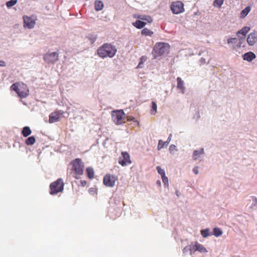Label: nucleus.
<instances>
[{"instance_id": "obj_41", "label": "nucleus", "mask_w": 257, "mask_h": 257, "mask_svg": "<svg viewBox=\"0 0 257 257\" xmlns=\"http://www.w3.org/2000/svg\"><path fill=\"white\" fill-rule=\"evenodd\" d=\"M244 42V40H242L241 41V38L240 37H238V40L236 44V47L237 48H240L242 46V44Z\"/></svg>"}, {"instance_id": "obj_12", "label": "nucleus", "mask_w": 257, "mask_h": 257, "mask_svg": "<svg viewBox=\"0 0 257 257\" xmlns=\"http://www.w3.org/2000/svg\"><path fill=\"white\" fill-rule=\"evenodd\" d=\"M62 114V113H61L60 111H55L51 113L49 115V123H52L58 121Z\"/></svg>"}, {"instance_id": "obj_11", "label": "nucleus", "mask_w": 257, "mask_h": 257, "mask_svg": "<svg viewBox=\"0 0 257 257\" xmlns=\"http://www.w3.org/2000/svg\"><path fill=\"white\" fill-rule=\"evenodd\" d=\"M246 41L249 46H253L257 42V32L254 31L250 33L247 38Z\"/></svg>"}, {"instance_id": "obj_21", "label": "nucleus", "mask_w": 257, "mask_h": 257, "mask_svg": "<svg viewBox=\"0 0 257 257\" xmlns=\"http://www.w3.org/2000/svg\"><path fill=\"white\" fill-rule=\"evenodd\" d=\"M87 177L92 179L94 178V172L92 167H87L86 169Z\"/></svg>"}, {"instance_id": "obj_39", "label": "nucleus", "mask_w": 257, "mask_h": 257, "mask_svg": "<svg viewBox=\"0 0 257 257\" xmlns=\"http://www.w3.org/2000/svg\"><path fill=\"white\" fill-rule=\"evenodd\" d=\"M162 179V181L164 184L165 186H169V182H168V178L166 176V175L163 176L161 177Z\"/></svg>"}, {"instance_id": "obj_28", "label": "nucleus", "mask_w": 257, "mask_h": 257, "mask_svg": "<svg viewBox=\"0 0 257 257\" xmlns=\"http://www.w3.org/2000/svg\"><path fill=\"white\" fill-rule=\"evenodd\" d=\"M141 34L145 36H151L153 34V32L147 28H144L142 31Z\"/></svg>"}, {"instance_id": "obj_49", "label": "nucleus", "mask_w": 257, "mask_h": 257, "mask_svg": "<svg viewBox=\"0 0 257 257\" xmlns=\"http://www.w3.org/2000/svg\"><path fill=\"white\" fill-rule=\"evenodd\" d=\"M80 184L82 186L84 187L86 185V181L85 180H81Z\"/></svg>"}, {"instance_id": "obj_15", "label": "nucleus", "mask_w": 257, "mask_h": 257, "mask_svg": "<svg viewBox=\"0 0 257 257\" xmlns=\"http://www.w3.org/2000/svg\"><path fill=\"white\" fill-rule=\"evenodd\" d=\"M242 57L244 60L250 62L256 58V55L253 52L249 51L242 55Z\"/></svg>"}, {"instance_id": "obj_33", "label": "nucleus", "mask_w": 257, "mask_h": 257, "mask_svg": "<svg viewBox=\"0 0 257 257\" xmlns=\"http://www.w3.org/2000/svg\"><path fill=\"white\" fill-rule=\"evenodd\" d=\"M157 109V103L155 101L152 102V109H151V113L154 114L156 113Z\"/></svg>"}, {"instance_id": "obj_30", "label": "nucleus", "mask_w": 257, "mask_h": 257, "mask_svg": "<svg viewBox=\"0 0 257 257\" xmlns=\"http://www.w3.org/2000/svg\"><path fill=\"white\" fill-rule=\"evenodd\" d=\"M11 90L15 91L16 93L20 90L19 83H13L11 86Z\"/></svg>"}, {"instance_id": "obj_14", "label": "nucleus", "mask_w": 257, "mask_h": 257, "mask_svg": "<svg viewBox=\"0 0 257 257\" xmlns=\"http://www.w3.org/2000/svg\"><path fill=\"white\" fill-rule=\"evenodd\" d=\"M134 17L140 20L147 21L148 23H151L153 21V18L148 15L135 14Z\"/></svg>"}, {"instance_id": "obj_16", "label": "nucleus", "mask_w": 257, "mask_h": 257, "mask_svg": "<svg viewBox=\"0 0 257 257\" xmlns=\"http://www.w3.org/2000/svg\"><path fill=\"white\" fill-rule=\"evenodd\" d=\"M146 22L140 20H137L135 22L132 23L133 26L139 29L143 28L146 25Z\"/></svg>"}, {"instance_id": "obj_25", "label": "nucleus", "mask_w": 257, "mask_h": 257, "mask_svg": "<svg viewBox=\"0 0 257 257\" xmlns=\"http://www.w3.org/2000/svg\"><path fill=\"white\" fill-rule=\"evenodd\" d=\"M95 10L96 11H99L101 10L103 7V3L100 1H96L94 3Z\"/></svg>"}, {"instance_id": "obj_27", "label": "nucleus", "mask_w": 257, "mask_h": 257, "mask_svg": "<svg viewBox=\"0 0 257 257\" xmlns=\"http://www.w3.org/2000/svg\"><path fill=\"white\" fill-rule=\"evenodd\" d=\"M212 234L216 237H219L222 235V231L220 228L216 227L213 228Z\"/></svg>"}, {"instance_id": "obj_47", "label": "nucleus", "mask_w": 257, "mask_h": 257, "mask_svg": "<svg viewBox=\"0 0 257 257\" xmlns=\"http://www.w3.org/2000/svg\"><path fill=\"white\" fill-rule=\"evenodd\" d=\"M6 66V62L3 60H0V67H5Z\"/></svg>"}, {"instance_id": "obj_26", "label": "nucleus", "mask_w": 257, "mask_h": 257, "mask_svg": "<svg viewBox=\"0 0 257 257\" xmlns=\"http://www.w3.org/2000/svg\"><path fill=\"white\" fill-rule=\"evenodd\" d=\"M87 38L90 41V43L93 44L96 40L97 36V35L94 33H90L87 35Z\"/></svg>"}, {"instance_id": "obj_6", "label": "nucleus", "mask_w": 257, "mask_h": 257, "mask_svg": "<svg viewBox=\"0 0 257 257\" xmlns=\"http://www.w3.org/2000/svg\"><path fill=\"white\" fill-rule=\"evenodd\" d=\"M125 115L123 109L115 110L111 112V118L113 122L116 125L121 124V120Z\"/></svg>"}, {"instance_id": "obj_52", "label": "nucleus", "mask_w": 257, "mask_h": 257, "mask_svg": "<svg viewBox=\"0 0 257 257\" xmlns=\"http://www.w3.org/2000/svg\"><path fill=\"white\" fill-rule=\"evenodd\" d=\"M156 183L159 186L161 185V181L160 180H158Z\"/></svg>"}, {"instance_id": "obj_7", "label": "nucleus", "mask_w": 257, "mask_h": 257, "mask_svg": "<svg viewBox=\"0 0 257 257\" xmlns=\"http://www.w3.org/2000/svg\"><path fill=\"white\" fill-rule=\"evenodd\" d=\"M170 8L174 14H179L184 11V4L181 1L172 3Z\"/></svg>"}, {"instance_id": "obj_9", "label": "nucleus", "mask_w": 257, "mask_h": 257, "mask_svg": "<svg viewBox=\"0 0 257 257\" xmlns=\"http://www.w3.org/2000/svg\"><path fill=\"white\" fill-rule=\"evenodd\" d=\"M121 156L119 158L118 163L122 166H125L127 164H131L129 154L127 152H122Z\"/></svg>"}, {"instance_id": "obj_18", "label": "nucleus", "mask_w": 257, "mask_h": 257, "mask_svg": "<svg viewBox=\"0 0 257 257\" xmlns=\"http://www.w3.org/2000/svg\"><path fill=\"white\" fill-rule=\"evenodd\" d=\"M21 133L24 137L26 138L31 134L32 131L29 126H26L22 128Z\"/></svg>"}, {"instance_id": "obj_17", "label": "nucleus", "mask_w": 257, "mask_h": 257, "mask_svg": "<svg viewBox=\"0 0 257 257\" xmlns=\"http://www.w3.org/2000/svg\"><path fill=\"white\" fill-rule=\"evenodd\" d=\"M177 87L178 89L180 90L182 93H185V87L184 86V81L182 79L178 77L177 78Z\"/></svg>"}, {"instance_id": "obj_2", "label": "nucleus", "mask_w": 257, "mask_h": 257, "mask_svg": "<svg viewBox=\"0 0 257 257\" xmlns=\"http://www.w3.org/2000/svg\"><path fill=\"white\" fill-rule=\"evenodd\" d=\"M170 48V45L165 42H157L155 44L152 54L154 55V59L161 56L165 54H168Z\"/></svg>"}, {"instance_id": "obj_8", "label": "nucleus", "mask_w": 257, "mask_h": 257, "mask_svg": "<svg viewBox=\"0 0 257 257\" xmlns=\"http://www.w3.org/2000/svg\"><path fill=\"white\" fill-rule=\"evenodd\" d=\"M117 178L115 175H110L109 174H107L103 177V184L105 186L112 187L114 186L115 182Z\"/></svg>"}, {"instance_id": "obj_36", "label": "nucleus", "mask_w": 257, "mask_h": 257, "mask_svg": "<svg viewBox=\"0 0 257 257\" xmlns=\"http://www.w3.org/2000/svg\"><path fill=\"white\" fill-rule=\"evenodd\" d=\"M191 244L189 245H188L184 247L183 249V254L184 255H185L188 251L190 252V249H191Z\"/></svg>"}, {"instance_id": "obj_22", "label": "nucleus", "mask_w": 257, "mask_h": 257, "mask_svg": "<svg viewBox=\"0 0 257 257\" xmlns=\"http://www.w3.org/2000/svg\"><path fill=\"white\" fill-rule=\"evenodd\" d=\"M201 234L203 238L212 235V232H210V229L208 228L201 230Z\"/></svg>"}, {"instance_id": "obj_44", "label": "nucleus", "mask_w": 257, "mask_h": 257, "mask_svg": "<svg viewBox=\"0 0 257 257\" xmlns=\"http://www.w3.org/2000/svg\"><path fill=\"white\" fill-rule=\"evenodd\" d=\"M198 168L199 167L198 166H196L193 169V172L196 175H197L199 173Z\"/></svg>"}, {"instance_id": "obj_5", "label": "nucleus", "mask_w": 257, "mask_h": 257, "mask_svg": "<svg viewBox=\"0 0 257 257\" xmlns=\"http://www.w3.org/2000/svg\"><path fill=\"white\" fill-rule=\"evenodd\" d=\"M72 164V170L75 174L81 175L83 173L84 164L81 159L76 158L71 162Z\"/></svg>"}, {"instance_id": "obj_34", "label": "nucleus", "mask_w": 257, "mask_h": 257, "mask_svg": "<svg viewBox=\"0 0 257 257\" xmlns=\"http://www.w3.org/2000/svg\"><path fill=\"white\" fill-rule=\"evenodd\" d=\"M156 169L158 173L161 176V177L166 175L165 171L164 169H162L160 166H157Z\"/></svg>"}, {"instance_id": "obj_40", "label": "nucleus", "mask_w": 257, "mask_h": 257, "mask_svg": "<svg viewBox=\"0 0 257 257\" xmlns=\"http://www.w3.org/2000/svg\"><path fill=\"white\" fill-rule=\"evenodd\" d=\"M165 144H165V143H164V142H163L161 140H160L159 141L158 145L157 147L158 150H160L162 148H163L164 147V146H165Z\"/></svg>"}, {"instance_id": "obj_3", "label": "nucleus", "mask_w": 257, "mask_h": 257, "mask_svg": "<svg viewBox=\"0 0 257 257\" xmlns=\"http://www.w3.org/2000/svg\"><path fill=\"white\" fill-rule=\"evenodd\" d=\"M64 183L62 178H58L50 185V194L54 195L63 192Z\"/></svg>"}, {"instance_id": "obj_19", "label": "nucleus", "mask_w": 257, "mask_h": 257, "mask_svg": "<svg viewBox=\"0 0 257 257\" xmlns=\"http://www.w3.org/2000/svg\"><path fill=\"white\" fill-rule=\"evenodd\" d=\"M204 154V148H201L199 150H194L193 152V159L194 160H197V157H199L200 155H203Z\"/></svg>"}, {"instance_id": "obj_31", "label": "nucleus", "mask_w": 257, "mask_h": 257, "mask_svg": "<svg viewBox=\"0 0 257 257\" xmlns=\"http://www.w3.org/2000/svg\"><path fill=\"white\" fill-rule=\"evenodd\" d=\"M28 92V91H27V92H25L23 90H21V89H20L18 91V92H17V93L18 94V96L20 98H23L26 97L29 95V93Z\"/></svg>"}, {"instance_id": "obj_32", "label": "nucleus", "mask_w": 257, "mask_h": 257, "mask_svg": "<svg viewBox=\"0 0 257 257\" xmlns=\"http://www.w3.org/2000/svg\"><path fill=\"white\" fill-rule=\"evenodd\" d=\"M224 0H215L213 2V6L215 7L221 8Z\"/></svg>"}, {"instance_id": "obj_45", "label": "nucleus", "mask_w": 257, "mask_h": 257, "mask_svg": "<svg viewBox=\"0 0 257 257\" xmlns=\"http://www.w3.org/2000/svg\"><path fill=\"white\" fill-rule=\"evenodd\" d=\"M144 60H146V59L144 58V57L143 56L141 58V60L139 63L138 66L139 67H141V65L142 64L144 63Z\"/></svg>"}, {"instance_id": "obj_29", "label": "nucleus", "mask_w": 257, "mask_h": 257, "mask_svg": "<svg viewBox=\"0 0 257 257\" xmlns=\"http://www.w3.org/2000/svg\"><path fill=\"white\" fill-rule=\"evenodd\" d=\"M18 2V0H10L6 2V5L8 9L15 6Z\"/></svg>"}, {"instance_id": "obj_35", "label": "nucleus", "mask_w": 257, "mask_h": 257, "mask_svg": "<svg viewBox=\"0 0 257 257\" xmlns=\"http://www.w3.org/2000/svg\"><path fill=\"white\" fill-rule=\"evenodd\" d=\"M238 40V39L236 38H231L228 39L227 41L228 44H234L236 45Z\"/></svg>"}, {"instance_id": "obj_48", "label": "nucleus", "mask_w": 257, "mask_h": 257, "mask_svg": "<svg viewBox=\"0 0 257 257\" xmlns=\"http://www.w3.org/2000/svg\"><path fill=\"white\" fill-rule=\"evenodd\" d=\"M127 120L128 121H136L135 120V117H134L133 116H127Z\"/></svg>"}, {"instance_id": "obj_37", "label": "nucleus", "mask_w": 257, "mask_h": 257, "mask_svg": "<svg viewBox=\"0 0 257 257\" xmlns=\"http://www.w3.org/2000/svg\"><path fill=\"white\" fill-rule=\"evenodd\" d=\"M191 246L190 254L192 255L195 251H197V247H195V243L194 244L193 242L191 243Z\"/></svg>"}, {"instance_id": "obj_46", "label": "nucleus", "mask_w": 257, "mask_h": 257, "mask_svg": "<svg viewBox=\"0 0 257 257\" xmlns=\"http://www.w3.org/2000/svg\"><path fill=\"white\" fill-rule=\"evenodd\" d=\"M171 138H172V134H170L166 142H164V143H165V144L166 145H168L169 144V142L170 141Z\"/></svg>"}, {"instance_id": "obj_38", "label": "nucleus", "mask_w": 257, "mask_h": 257, "mask_svg": "<svg viewBox=\"0 0 257 257\" xmlns=\"http://www.w3.org/2000/svg\"><path fill=\"white\" fill-rule=\"evenodd\" d=\"M252 203L251 205V208H257V198L255 197L252 196Z\"/></svg>"}, {"instance_id": "obj_53", "label": "nucleus", "mask_w": 257, "mask_h": 257, "mask_svg": "<svg viewBox=\"0 0 257 257\" xmlns=\"http://www.w3.org/2000/svg\"><path fill=\"white\" fill-rule=\"evenodd\" d=\"M201 55V52H200L199 53V54H198V55L200 56Z\"/></svg>"}, {"instance_id": "obj_50", "label": "nucleus", "mask_w": 257, "mask_h": 257, "mask_svg": "<svg viewBox=\"0 0 257 257\" xmlns=\"http://www.w3.org/2000/svg\"><path fill=\"white\" fill-rule=\"evenodd\" d=\"M200 62L201 64H204L206 63V60L204 58H201L200 60Z\"/></svg>"}, {"instance_id": "obj_1", "label": "nucleus", "mask_w": 257, "mask_h": 257, "mask_svg": "<svg viewBox=\"0 0 257 257\" xmlns=\"http://www.w3.org/2000/svg\"><path fill=\"white\" fill-rule=\"evenodd\" d=\"M117 52V49L111 43H104L97 50V55L101 58L113 57Z\"/></svg>"}, {"instance_id": "obj_4", "label": "nucleus", "mask_w": 257, "mask_h": 257, "mask_svg": "<svg viewBox=\"0 0 257 257\" xmlns=\"http://www.w3.org/2000/svg\"><path fill=\"white\" fill-rule=\"evenodd\" d=\"M43 59L48 64H54L59 60V53L49 51L43 55Z\"/></svg>"}, {"instance_id": "obj_10", "label": "nucleus", "mask_w": 257, "mask_h": 257, "mask_svg": "<svg viewBox=\"0 0 257 257\" xmlns=\"http://www.w3.org/2000/svg\"><path fill=\"white\" fill-rule=\"evenodd\" d=\"M24 26L28 29H33L35 25V21L31 17L24 16H23Z\"/></svg>"}, {"instance_id": "obj_42", "label": "nucleus", "mask_w": 257, "mask_h": 257, "mask_svg": "<svg viewBox=\"0 0 257 257\" xmlns=\"http://www.w3.org/2000/svg\"><path fill=\"white\" fill-rule=\"evenodd\" d=\"M95 188L91 187L89 189L88 192L90 194L94 195V193L95 192Z\"/></svg>"}, {"instance_id": "obj_23", "label": "nucleus", "mask_w": 257, "mask_h": 257, "mask_svg": "<svg viewBox=\"0 0 257 257\" xmlns=\"http://www.w3.org/2000/svg\"><path fill=\"white\" fill-rule=\"evenodd\" d=\"M36 142V138L34 136L29 137L25 141V143L28 146H32Z\"/></svg>"}, {"instance_id": "obj_43", "label": "nucleus", "mask_w": 257, "mask_h": 257, "mask_svg": "<svg viewBox=\"0 0 257 257\" xmlns=\"http://www.w3.org/2000/svg\"><path fill=\"white\" fill-rule=\"evenodd\" d=\"M176 146L175 145H171L169 147V151L171 153L174 150H176Z\"/></svg>"}, {"instance_id": "obj_13", "label": "nucleus", "mask_w": 257, "mask_h": 257, "mask_svg": "<svg viewBox=\"0 0 257 257\" xmlns=\"http://www.w3.org/2000/svg\"><path fill=\"white\" fill-rule=\"evenodd\" d=\"M250 30V28L249 27H243L241 29L236 32V35L238 37H240L241 41L242 40H245L246 35Z\"/></svg>"}, {"instance_id": "obj_20", "label": "nucleus", "mask_w": 257, "mask_h": 257, "mask_svg": "<svg viewBox=\"0 0 257 257\" xmlns=\"http://www.w3.org/2000/svg\"><path fill=\"white\" fill-rule=\"evenodd\" d=\"M251 8L250 6L246 7L243 10L240 12V17L242 18H245L250 12Z\"/></svg>"}, {"instance_id": "obj_51", "label": "nucleus", "mask_w": 257, "mask_h": 257, "mask_svg": "<svg viewBox=\"0 0 257 257\" xmlns=\"http://www.w3.org/2000/svg\"><path fill=\"white\" fill-rule=\"evenodd\" d=\"M176 194L178 197H179L180 195V193L178 190L176 191Z\"/></svg>"}, {"instance_id": "obj_24", "label": "nucleus", "mask_w": 257, "mask_h": 257, "mask_svg": "<svg viewBox=\"0 0 257 257\" xmlns=\"http://www.w3.org/2000/svg\"><path fill=\"white\" fill-rule=\"evenodd\" d=\"M195 247H197V251L200 252H206V248L202 244L199 243L197 241L195 242Z\"/></svg>"}]
</instances>
